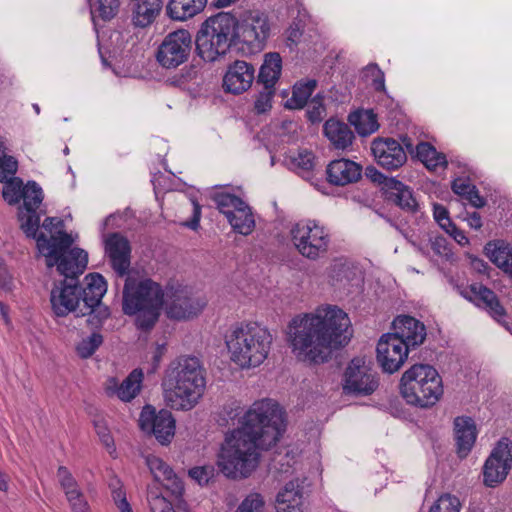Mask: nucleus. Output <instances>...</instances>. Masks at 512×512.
Wrapping results in <instances>:
<instances>
[{"label":"nucleus","mask_w":512,"mask_h":512,"mask_svg":"<svg viewBox=\"0 0 512 512\" xmlns=\"http://www.w3.org/2000/svg\"><path fill=\"white\" fill-rule=\"evenodd\" d=\"M192 50V37L188 30L168 33L156 52V60L165 69H175L185 63Z\"/></svg>","instance_id":"13"},{"label":"nucleus","mask_w":512,"mask_h":512,"mask_svg":"<svg viewBox=\"0 0 512 512\" xmlns=\"http://www.w3.org/2000/svg\"><path fill=\"white\" fill-rule=\"evenodd\" d=\"M12 284V276L3 261L0 259V288L4 290H11Z\"/></svg>","instance_id":"58"},{"label":"nucleus","mask_w":512,"mask_h":512,"mask_svg":"<svg viewBox=\"0 0 512 512\" xmlns=\"http://www.w3.org/2000/svg\"><path fill=\"white\" fill-rule=\"evenodd\" d=\"M23 207L26 211L38 210L43 201V191L36 182H28L22 191Z\"/></svg>","instance_id":"41"},{"label":"nucleus","mask_w":512,"mask_h":512,"mask_svg":"<svg viewBox=\"0 0 512 512\" xmlns=\"http://www.w3.org/2000/svg\"><path fill=\"white\" fill-rule=\"evenodd\" d=\"M452 190L455 194L466 198L476 208H481L485 205V200L479 195L478 190L469 178H456L452 182Z\"/></svg>","instance_id":"39"},{"label":"nucleus","mask_w":512,"mask_h":512,"mask_svg":"<svg viewBox=\"0 0 512 512\" xmlns=\"http://www.w3.org/2000/svg\"><path fill=\"white\" fill-rule=\"evenodd\" d=\"M400 391L408 404L429 408L443 395L442 379L434 367L416 364L403 373Z\"/></svg>","instance_id":"7"},{"label":"nucleus","mask_w":512,"mask_h":512,"mask_svg":"<svg viewBox=\"0 0 512 512\" xmlns=\"http://www.w3.org/2000/svg\"><path fill=\"white\" fill-rule=\"evenodd\" d=\"M379 386L376 372L364 358H354L348 364L343 376V391L354 396H368Z\"/></svg>","instance_id":"14"},{"label":"nucleus","mask_w":512,"mask_h":512,"mask_svg":"<svg viewBox=\"0 0 512 512\" xmlns=\"http://www.w3.org/2000/svg\"><path fill=\"white\" fill-rule=\"evenodd\" d=\"M165 350L166 349H165L164 345H158L156 347L154 355H153V359H154L156 366H158L159 362L161 361V358L163 357Z\"/></svg>","instance_id":"64"},{"label":"nucleus","mask_w":512,"mask_h":512,"mask_svg":"<svg viewBox=\"0 0 512 512\" xmlns=\"http://www.w3.org/2000/svg\"><path fill=\"white\" fill-rule=\"evenodd\" d=\"M304 480L294 479L286 483L276 499L277 512H304Z\"/></svg>","instance_id":"24"},{"label":"nucleus","mask_w":512,"mask_h":512,"mask_svg":"<svg viewBox=\"0 0 512 512\" xmlns=\"http://www.w3.org/2000/svg\"><path fill=\"white\" fill-rule=\"evenodd\" d=\"M409 349L392 333L383 335L377 344V361L384 372H397L405 363Z\"/></svg>","instance_id":"17"},{"label":"nucleus","mask_w":512,"mask_h":512,"mask_svg":"<svg viewBox=\"0 0 512 512\" xmlns=\"http://www.w3.org/2000/svg\"><path fill=\"white\" fill-rule=\"evenodd\" d=\"M282 70V58L277 52H269L264 55L263 63L259 70L258 82L264 88H275Z\"/></svg>","instance_id":"32"},{"label":"nucleus","mask_w":512,"mask_h":512,"mask_svg":"<svg viewBox=\"0 0 512 512\" xmlns=\"http://www.w3.org/2000/svg\"><path fill=\"white\" fill-rule=\"evenodd\" d=\"M270 32V20L264 12L246 11L235 19L234 41L245 54L261 52L266 46Z\"/></svg>","instance_id":"9"},{"label":"nucleus","mask_w":512,"mask_h":512,"mask_svg":"<svg viewBox=\"0 0 512 512\" xmlns=\"http://www.w3.org/2000/svg\"><path fill=\"white\" fill-rule=\"evenodd\" d=\"M212 199L235 232L244 236L253 232L255 228L253 213L250 206L241 197L219 191L213 194Z\"/></svg>","instance_id":"11"},{"label":"nucleus","mask_w":512,"mask_h":512,"mask_svg":"<svg viewBox=\"0 0 512 512\" xmlns=\"http://www.w3.org/2000/svg\"><path fill=\"white\" fill-rule=\"evenodd\" d=\"M146 463L155 480L161 482L166 490L176 497L182 495L184 491L183 482L167 463L153 455L146 458Z\"/></svg>","instance_id":"26"},{"label":"nucleus","mask_w":512,"mask_h":512,"mask_svg":"<svg viewBox=\"0 0 512 512\" xmlns=\"http://www.w3.org/2000/svg\"><path fill=\"white\" fill-rule=\"evenodd\" d=\"M324 134L336 149H346L354 139V134L348 125L335 119L325 122Z\"/></svg>","instance_id":"33"},{"label":"nucleus","mask_w":512,"mask_h":512,"mask_svg":"<svg viewBox=\"0 0 512 512\" xmlns=\"http://www.w3.org/2000/svg\"><path fill=\"white\" fill-rule=\"evenodd\" d=\"M103 342V337L99 333H92L83 338L77 345L76 351L81 358L91 357Z\"/></svg>","instance_id":"43"},{"label":"nucleus","mask_w":512,"mask_h":512,"mask_svg":"<svg viewBox=\"0 0 512 512\" xmlns=\"http://www.w3.org/2000/svg\"><path fill=\"white\" fill-rule=\"evenodd\" d=\"M207 0H169L166 6L167 16L176 21H185L200 13Z\"/></svg>","instance_id":"31"},{"label":"nucleus","mask_w":512,"mask_h":512,"mask_svg":"<svg viewBox=\"0 0 512 512\" xmlns=\"http://www.w3.org/2000/svg\"><path fill=\"white\" fill-rule=\"evenodd\" d=\"M393 325L395 332L392 334L401 339L409 350L421 345L426 338L424 324L411 316H399Z\"/></svg>","instance_id":"23"},{"label":"nucleus","mask_w":512,"mask_h":512,"mask_svg":"<svg viewBox=\"0 0 512 512\" xmlns=\"http://www.w3.org/2000/svg\"><path fill=\"white\" fill-rule=\"evenodd\" d=\"M73 242L72 236L65 233L51 239H38V250L44 256L46 266H56L57 271L66 277L65 280L55 283L50 292L51 308L58 317H64L69 313H75L77 317L87 315L80 312L83 307L81 287L75 277L82 274L86 268L88 255L83 249H71Z\"/></svg>","instance_id":"3"},{"label":"nucleus","mask_w":512,"mask_h":512,"mask_svg":"<svg viewBox=\"0 0 512 512\" xmlns=\"http://www.w3.org/2000/svg\"><path fill=\"white\" fill-rule=\"evenodd\" d=\"M19 221L24 233L28 237H32L37 240V232L40 224V215L37 210L26 211L24 208H20Z\"/></svg>","instance_id":"42"},{"label":"nucleus","mask_w":512,"mask_h":512,"mask_svg":"<svg viewBox=\"0 0 512 512\" xmlns=\"http://www.w3.org/2000/svg\"><path fill=\"white\" fill-rule=\"evenodd\" d=\"M112 498L121 512H133L129 503L126 500V495L123 489L113 490Z\"/></svg>","instance_id":"56"},{"label":"nucleus","mask_w":512,"mask_h":512,"mask_svg":"<svg viewBox=\"0 0 512 512\" xmlns=\"http://www.w3.org/2000/svg\"><path fill=\"white\" fill-rule=\"evenodd\" d=\"M57 479L72 512H92L78 482L67 467H58Z\"/></svg>","instance_id":"21"},{"label":"nucleus","mask_w":512,"mask_h":512,"mask_svg":"<svg viewBox=\"0 0 512 512\" xmlns=\"http://www.w3.org/2000/svg\"><path fill=\"white\" fill-rule=\"evenodd\" d=\"M275 95V88H264L255 100L254 109L258 114H263L269 111L272 107V100Z\"/></svg>","instance_id":"49"},{"label":"nucleus","mask_w":512,"mask_h":512,"mask_svg":"<svg viewBox=\"0 0 512 512\" xmlns=\"http://www.w3.org/2000/svg\"><path fill=\"white\" fill-rule=\"evenodd\" d=\"M18 163L12 156L0 157V182L15 178Z\"/></svg>","instance_id":"50"},{"label":"nucleus","mask_w":512,"mask_h":512,"mask_svg":"<svg viewBox=\"0 0 512 512\" xmlns=\"http://www.w3.org/2000/svg\"><path fill=\"white\" fill-rule=\"evenodd\" d=\"M286 337L298 361L322 364L350 341L351 321L341 308L322 305L311 313L295 316L287 326Z\"/></svg>","instance_id":"2"},{"label":"nucleus","mask_w":512,"mask_h":512,"mask_svg":"<svg viewBox=\"0 0 512 512\" xmlns=\"http://www.w3.org/2000/svg\"><path fill=\"white\" fill-rule=\"evenodd\" d=\"M416 156L431 171L447 166V160L444 154L438 152L431 144L420 142L416 146Z\"/></svg>","instance_id":"36"},{"label":"nucleus","mask_w":512,"mask_h":512,"mask_svg":"<svg viewBox=\"0 0 512 512\" xmlns=\"http://www.w3.org/2000/svg\"><path fill=\"white\" fill-rule=\"evenodd\" d=\"M161 386L168 407L178 411L193 409L206 387L201 361L193 356H180L171 361L165 369Z\"/></svg>","instance_id":"4"},{"label":"nucleus","mask_w":512,"mask_h":512,"mask_svg":"<svg viewBox=\"0 0 512 512\" xmlns=\"http://www.w3.org/2000/svg\"><path fill=\"white\" fill-rule=\"evenodd\" d=\"M336 268L332 267L330 272V283L335 287L336 283H342L344 279L348 278L349 269L345 266H340L337 269V275H335Z\"/></svg>","instance_id":"59"},{"label":"nucleus","mask_w":512,"mask_h":512,"mask_svg":"<svg viewBox=\"0 0 512 512\" xmlns=\"http://www.w3.org/2000/svg\"><path fill=\"white\" fill-rule=\"evenodd\" d=\"M142 381V370L134 369L121 384L116 378H109L105 384V392L108 396H116L124 402H129L140 392Z\"/></svg>","instance_id":"25"},{"label":"nucleus","mask_w":512,"mask_h":512,"mask_svg":"<svg viewBox=\"0 0 512 512\" xmlns=\"http://www.w3.org/2000/svg\"><path fill=\"white\" fill-rule=\"evenodd\" d=\"M43 228L47 231H49L50 233V236L47 237L45 236L44 234H40L38 237H37V240L40 238V237H44L46 239H51L53 236H59L60 233H64V231L62 230L63 228V221L59 218H56V217H48L44 220L43 222ZM65 234H67L65 232Z\"/></svg>","instance_id":"52"},{"label":"nucleus","mask_w":512,"mask_h":512,"mask_svg":"<svg viewBox=\"0 0 512 512\" xmlns=\"http://www.w3.org/2000/svg\"><path fill=\"white\" fill-rule=\"evenodd\" d=\"M371 151L376 162L387 170L401 167L407 160V155L401 144L391 138L373 140Z\"/></svg>","instance_id":"18"},{"label":"nucleus","mask_w":512,"mask_h":512,"mask_svg":"<svg viewBox=\"0 0 512 512\" xmlns=\"http://www.w3.org/2000/svg\"><path fill=\"white\" fill-rule=\"evenodd\" d=\"M367 72L371 74V76L374 77L373 79V85L376 90H383L385 87L384 84V74L383 72L378 68L377 65H369L367 66Z\"/></svg>","instance_id":"57"},{"label":"nucleus","mask_w":512,"mask_h":512,"mask_svg":"<svg viewBox=\"0 0 512 512\" xmlns=\"http://www.w3.org/2000/svg\"><path fill=\"white\" fill-rule=\"evenodd\" d=\"M166 298L163 299L165 312L168 318L174 320H190L197 317L204 307L206 301L187 286H171L166 291Z\"/></svg>","instance_id":"12"},{"label":"nucleus","mask_w":512,"mask_h":512,"mask_svg":"<svg viewBox=\"0 0 512 512\" xmlns=\"http://www.w3.org/2000/svg\"><path fill=\"white\" fill-rule=\"evenodd\" d=\"M454 432L457 453L462 458L466 457L474 446L477 437L473 419L470 417H457L454 420Z\"/></svg>","instance_id":"30"},{"label":"nucleus","mask_w":512,"mask_h":512,"mask_svg":"<svg viewBox=\"0 0 512 512\" xmlns=\"http://www.w3.org/2000/svg\"><path fill=\"white\" fill-rule=\"evenodd\" d=\"M433 214L435 220L443 229H446L447 227L451 226V224H453L448 216V211L444 206L435 204Z\"/></svg>","instance_id":"54"},{"label":"nucleus","mask_w":512,"mask_h":512,"mask_svg":"<svg viewBox=\"0 0 512 512\" xmlns=\"http://www.w3.org/2000/svg\"><path fill=\"white\" fill-rule=\"evenodd\" d=\"M316 87L315 80H307L294 85L291 98L287 101L290 109H301L306 104Z\"/></svg>","instance_id":"40"},{"label":"nucleus","mask_w":512,"mask_h":512,"mask_svg":"<svg viewBox=\"0 0 512 512\" xmlns=\"http://www.w3.org/2000/svg\"><path fill=\"white\" fill-rule=\"evenodd\" d=\"M254 78L255 69L252 64L235 61L229 66L223 79V85L227 91L239 94L251 87Z\"/></svg>","instance_id":"22"},{"label":"nucleus","mask_w":512,"mask_h":512,"mask_svg":"<svg viewBox=\"0 0 512 512\" xmlns=\"http://www.w3.org/2000/svg\"><path fill=\"white\" fill-rule=\"evenodd\" d=\"M105 251L113 269L120 276L125 275L130 266L129 241L119 233H112L105 239Z\"/></svg>","instance_id":"19"},{"label":"nucleus","mask_w":512,"mask_h":512,"mask_svg":"<svg viewBox=\"0 0 512 512\" xmlns=\"http://www.w3.org/2000/svg\"><path fill=\"white\" fill-rule=\"evenodd\" d=\"M140 428L147 433H152L159 443L166 445L175 435V419L170 411L156 409L147 405L141 411L139 417Z\"/></svg>","instance_id":"16"},{"label":"nucleus","mask_w":512,"mask_h":512,"mask_svg":"<svg viewBox=\"0 0 512 512\" xmlns=\"http://www.w3.org/2000/svg\"><path fill=\"white\" fill-rule=\"evenodd\" d=\"M188 475L199 485L204 486L214 479L216 470L211 464L195 466L188 471Z\"/></svg>","instance_id":"45"},{"label":"nucleus","mask_w":512,"mask_h":512,"mask_svg":"<svg viewBox=\"0 0 512 512\" xmlns=\"http://www.w3.org/2000/svg\"><path fill=\"white\" fill-rule=\"evenodd\" d=\"M287 42L289 46L297 45L301 39V36L303 34V27L300 23L294 22L288 29H287Z\"/></svg>","instance_id":"55"},{"label":"nucleus","mask_w":512,"mask_h":512,"mask_svg":"<svg viewBox=\"0 0 512 512\" xmlns=\"http://www.w3.org/2000/svg\"><path fill=\"white\" fill-rule=\"evenodd\" d=\"M23 188V182L19 178H13L5 181V185L2 191L3 198L10 205L16 204L22 198Z\"/></svg>","instance_id":"44"},{"label":"nucleus","mask_w":512,"mask_h":512,"mask_svg":"<svg viewBox=\"0 0 512 512\" xmlns=\"http://www.w3.org/2000/svg\"><path fill=\"white\" fill-rule=\"evenodd\" d=\"M349 122L353 125L356 131L362 135H370L374 133L379 125L376 115L371 110H359L349 115Z\"/></svg>","instance_id":"38"},{"label":"nucleus","mask_w":512,"mask_h":512,"mask_svg":"<svg viewBox=\"0 0 512 512\" xmlns=\"http://www.w3.org/2000/svg\"><path fill=\"white\" fill-rule=\"evenodd\" d=\"M446 232L453 237V239L461 246H465L469 243L468 238L464 234V232L456 227L455 224H451V226L447 227Z\"/></svg>","instance_id":"60"},{"label":"nucleus","mask_w":512,"mask_h":512,"mask_svg":"<svg viewBox=\"0 0 512 512\" xmlns=\"http://www.w3.org/2000/svg\"><path fill=\"white\" fill-rule=\"evenodd\" d=\"M164 293L161 286L149 278H126L123 290V312L136 316L138 328L148 330L160 315Z\"/></svg>","instance_id":"6"},{"label":"nucleus","mask_w":512,"mask_h":512,"mask_svg":"<svg viewBox=\"0 0 512 512\" xmlns=\"http://www.w3.org/2000/svg\"><path fill=\"white\" fill-rule=\"evenodd\" d=\"M225 344L231 361L242 369H250L260 366L267 359L273 336L258 323H240L226 332Z\"/></svg>","instance_id":"5"},{"label":"nucleus","mask_w":512,"mask_h":512,"mask_svg":"<svg viewBox=\"0 0 512 512\" xmlns=\"http://www.w3.org/2000/svg\"><path fill=\"white\" fill-rule=\"evenodd\" d=\"M235 18L229 14H218L203 24L197 37V50L202 59L215 61L226 54L234 40Z\"/></svg>","instance_id":"8"},{"label":"nucleus","mask_w":512,"mask_h":512,"mask_svg":"<svg viewBox=\"0 0 512 512\" xmlns=\"http://www.w3.org/2000/svg\"><path fill=\"white\" fill-rule=\"evenodd\" d=\"M485 252L497 267L512 276V247L508 243L502 240L489 242Z\"/></svg>","instance_id":"34"},{"label":"nucleus","mask_w":512,"mask_h":512,"mask_svg":"<svg viewBox=\"0 0 512 512\" xmlns=\"http://www.w3.org/2000/svg\"><path fill=\"white\" fill-rule=\"evenodd\" d=\"M240 427L226 436L217 465L229 479L249 477L258 467L259 449H270L285 431L284 411L272 399L255 401L239 419Z\"/></svg>","instance_id":"1"},{"label":"nucleus","mask_w":512,"mask_h":512,"mask_svg":"<svg viewBox=\"0 0 512 512\" xmlns=\"http://www.w3.org/2000/svg\"><path fill=\"white\" fill-rule=\"evenodd\" d=\"M263 507V497L259 493H251L241 502L235 512H262Z\"/></svg>","instance_id":"48"},{"label":"nucleus","mask_w":512,"mask_h":512,"mask_svg":"<svg viewBox=\"0 0 512 512\" xmlns=\"http://www.w3.org/2000/svg\"><path fill=\"white\" fill-rule=\"evenodd\" d=\"M290 238L297 252L309 260L324 257L331 244L330 230L316 220H302L290 229Z\"/></svg>","instance_id":"10"},{"label":"nucleus","mask_w":512,"mask_h":512,"mask_svg":"<svg viewBox=\"0 0 512 512\" xmlns=\"http://www.w3.org/2000/svg\"><path fill=\"white\" fill-rule=\"evenodd\" d=\"M461 295L477 306L485 309L495 320L501 321L505 315L504 308L500 305L493 291L482 284L475 283L461 291Z\"/></svg>","instance_id":"20"},{"label":"nucleus","mask_w":512,"mask_h":512,"mask_svg":"<svg viewBox=\"0 0 512 512\" xmlns=\"http://www.w3.org/2000/svg\"><path fill=\"white\" fill-rule=\"evenodd\" d=\"M460 501L456 496L444 494L430 508L434 512H460Z\"/></svg>","instance_id":"47"},{"label":"nucleus","mask_w":512,"mask_h":512,"mask_svg":"<svg viewBox=\"0 0 512 512\" xmlns=\"http://www.w3.org/2000/svg\"><path fill=\"white\" fill-rule=\"evenodd\" d=\"M84 280L85 287L81 288L83 307L80 312L89 315L100 305L107 291V284L104 277L98 273L89 274Z\"/></svg>","instance_id":"27"},{"label":"nucleus","mask_w":512,"mask_h":512,"mask_svg":"<svg viewBox=\"0 0 512 512\" xmlns=\"http://www.w3.org/2000/svg\"><path fill=\"white\" fill-rule=\"evenodd\" d=\"M148 503L151 512H176L165 497L152 491L148 494Z\"/></svg>","instance_id":"51"},{"label":"nucleus","mask_w":512,"mask_h":512,"mask_svg":"<svg viewBox=\"0 0 512 512\" xmlns=\"http://www.w3.org/2000/svg\"><path fill=\"white\" fill-rule=\"evenodd\" d=\"M94 427L97 435L99 436L101 442L107 447L112 448L114 445L113 438L110 434V431L103 420L94 421Z\"/></svg>","instance_id":"53"},{"label":"nucleus","mask_w":512,"mask_h":512,"mask_svg":"<svg viewBox=\"0 0 512 512\" xmlns=\"http://www.w3.org/2000/svg\"><path fill=\"white\" fill-rule=\"evenodd\" d=\"M466 221L468 225L473 229L478 230L482 227V219L478 212L468 214Z\"/></svg>","instance_id":"61"},{"label":"nucleus","mask_w":512,"mask_h":512,"mask_svg":"<svg viewBox=\"0 0 512 512\" xmlns=\"http://www.w3.org/2000/svg\"><path fill=\"white\" fill-rule=\"evenodd\" d=\"M224 412L227 414L228 419L234 420L241 415L242 408L239 404L232 403L230 406L224 408Z\"/></svg>","instance_id":"62"},{"label":"nucleus","mask_w":512,"mask_h":512,"mask_svg":"<svg viewBox=\"0 0 512 512\" xmlns=\"http://www.w3.org/2000/svg\"><path fill=\"white\" fill-rule=\"evenodd\" d=\"M120 8V0H98V6L95 11H92V18L95 20L96 12L98 17L102 20H110L114 18Z\"/></svg>","instance_id":"46"},{"label":"nucleus","mask_w":512,"mask_h":512,"mask_svg":"<svg viewBox=\"0 0 512 512\" xmlns=\"http://www.w3.org/2000/svg\"><path fill=\"white\" fill-rule=\"evenodd\" d=\"M200 217H201V207L198 203L193 201V219L187 225L192 229H196L199 225Z\"/></svg>","instance_id":"63"},{"label":"nucleus","mask_w":512,"mask_h":512,"mask_svg":"<svg viewBox=\"0 0 512 512\" xmlns=\"http://www.w3.org/2000/svg\"><path fill=\"white\" fill-rule=\"evenodd\" d=\"M512 468V442L500 439L491 451L483 466V483L494 488L501 484Z\"/></svg>","instance_id":"15"},{"label":"nucleus","mask_w":512,"mask_h":512,"mask_svg":"<svg viewBox=\"0 0 512 512\" xmlns=\"http://www.w3.org/2000/svg\"><path fill=\"white\" fill-rule=\"evenodd\" d=\"M361 167L348 159H338L327 166V176L330 183L346 185L356 182L361 177Z\"/></svg>","instance_id":"28"},{"label":"nucleus","mask_w":512,"mask_h":512,"mask_svg":"<svg viewBox=\"0 0 512 512\" xmlns=\"http://www.w3.org/2000/svg\"><path fill=\"white\" fill-rule=\"evenodd\" d=\"M386 187L390 190L389 198L399 207L409 212L417 210L418 203L413 196L412 190L395 178L386 180Z\"/></svg>","instance_id":"35"},{"label":"nucleus","mask_w":512,"mask_h":512,"mask_svg":"<svg viewBox=\"0 0 512 512\" xmlns=\"http://www.w3.org/2000/svg\"><path fill=\"white\" fill-rule=\"evenodd\" d=\"M162 0H131V19L136 27L150 26L160 15Z\"/></svg>","instance_id":"29"},{"label":"nucleus","mask_w":512,"mask_h":512,"mask_svg":"<svg viewBox=\"0 0 512 512\" xmlns=\"http://www.w3.org/2000/svg\"><path fill=\"white\" fill-rule=\"evenodd\" d=\"M286 160L289 167L303 177L308 176L315 166V156L307 149L291 151Z\"/></svg>","instance_id":"37"}]
</instances>
